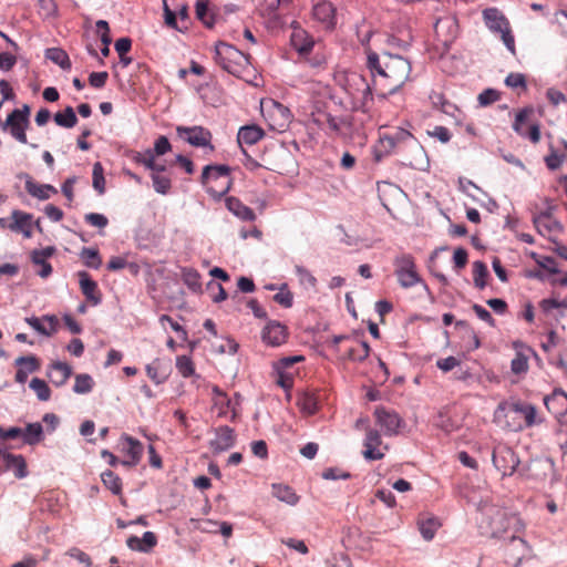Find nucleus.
<instances>
[{
  "mask_svg": "<svg viewBox=\"0 0 567 567\" xmlns=\"http://www.w3.org/2000/svg\"><path fill=\"white\" fill-rule=\"evenodd\" d=\"M365 54L374 85L389 94L395 93L411 79L412 65L406 58L390 52L379 54L369 47Z\"/></svg>",
  "mask_w": 567,
  "mask_h": 567,
  "instance_id": "obj_1",
  "label": "nucleus"
},
{
  "mask_svg": "<svg viewBox=\"0 0 567 567\" xmlns=\"http://www.w3.org/2000/svg\"><path fill=\"white\" fill-rule=\"evenodd\" d=\"M380 143L388 153H401L409 150L411 155H404L403 161L405 165L414 169H422L427 164L423 146L406 130L395 128L391 133H385L381 136Z\"/></svg>",
  "mask_w": 567,
  "mask_h": 567,
  "instance_id": "obj_2",
  "label": "nucleus"
},
{
  "mask_svg": "<svg viewBox=\"0 0 567 567\" xmlns=\"http://www.w3.org/2000/svg\"><path fill=\"white\" fill-rule=\"evenodd\" d=\"M230 168L227 165H207L202 173V184L214 198H221L231 186Z\"/></svg>",
  "mask_w": 567,
  "mask_h": 567,
  "instance_id": "obj_3",
  "label": "nucleus"
},
{
  "mask_svg": "<svg viewBox=\"0 0 567 567\" xmlns=\"http://www.w3.org/2000/svg\"><path fill=\"white\" fill-rule=\"evenodd\" d=\"M343 87L352 97L355 109H364L373 100L370 83L358 72H350L344 75Z\"/></svg>",
  "mask_w": 567,
  "mask_h": 567,
  "instance_id": "obj_4",
  "label": "nucleus"
},
{
  "mask_svg": "<svg viewBox=\"0 0 567 567\" xmlns=\"http://www.w3.org/2000/svg\"><path fill=\"white\" fill-rule=\"evenodd\" d=\"M483 19L486 27L492 32L499 33L505 47L515 54V39L509 22L502 11L497 8H487L483 10Z\"/></svg>",
  "mask_w": 567,
  "mask_h": 567,
  "instance_id": "obj_5",
  "label": "nucleus"
},
{
  "mask_svg": "<svg viewBox=\"0 0 567 567\" xmlns=\"http://www.w3.org/2000/svg\"><path fill=\"white\" fill-rule=\"evenodd\" d=\"M215 61L230 74H237L248 63V56L235 47L219 42L215 48Z\"/></svg>",
  "mask_w": 567,
  "mask_h": 567,
  "instance_id": "obj_6",
  "label": "nucleus"
},
{
  "mask_svg": "<svg viewBox=\"0 0 567 567\" xmlns=\"http://www.w3.org/2000/svg\"><path fill=\"white\" fill-rule=\"evenodd\" d=\"M310 121L320 130L328 134L341 133L344 121L341 117L333 116L322 102H315L310 112Z\"/></svg>",
  "mask_w": 567,
  "mask_h": 567,
  "instance_id": "obj_7",
  "label": "nucleus"
},
{
  "mask_svg": "<svg viewBox=\"0 0 567 567\" xmlns=\"http://www.w3.org/2000/svg\"><path fill=\"white\" fill-rule=\"evenodd\" d=\"M30 107L23 105L22 109L13 110L3 123L2 130L9 128L11 135L22 144L28 143L25 131L30 125Z\"/></svg>",
  "mask_w": 567,
  "mask_h": 567,
  "instance_id": "obj_8",
  "label": "nucleus"
},
{
  "mask_svg": "<svg viewBox=\"0 0 567 567\" xmlns=\"http://www.w3.org/2000/svg\"><path fill=\"white\" fill-rule=\"evenodd\" d=\"M492 461L503 477L512 476L519 465V458L516 453L504 444H499L493 450Z\"/></svg>",
  "mask_w": 567,
  "mask_h": 567,
  "instance_id": "obj_9",
  "label": "nucleus"
},
{
  "mask_svg": "<svg viewBox=\"0 0 567 567\" xmlns=\"http://www.w3.org/2000/svg\"><path fill=\"white\" fill-rule=\"evenodd\" d=\"M395 275L403 288H411L421 280L416 271L414 259L411 256L403 255L398 258L395 260Z\"/></svg>",
  "mask_w": 567,
  "mask_h": 567,
  "instance_id": "obj_10",
  "label": "nucleus"
},
{
  "mask_svg": "<svg viewBox=\"0 0 567 567\" xmlns=\"http://www.w3.org/2000/svg\"><path fill=\"white\" fill-rule=\"evenodd\" d=\"M363 457L368 461H377L384 457L388 445L383 444L380 433L370 426L365 429V439L363 442Z\"/></svg>",
  "mask_w": 567,
  "mask_h": 567,
  "instance_id": "obj_11",
  "label": "nucleus"
},
{
  "mask_svg": "<svg viewBox=\"0 0 567 567\" xmlns=\"http://www.w3.org/2000/svg\"><path fill=\"white\" fill-rule=\"evenodd\" d=\"M375 423L383 430L385 435H395L403 424L402 417L392 410L377 406L373 413Z\"/></svg>",
  "mask_w": 567,
  "mask_h": 567,
  "instance_id": "obj_12",
  "label": "nucleus"
},
{
  "mask_svg": "<svg viewBox=\"0 0 567 567\" xmlns=\"http://www.w3.org/2000/svg\"><path fill=\"white\" fill-rule=\"evenodd\" d=\"M533 114V109L520 110L515 117L513 130L523 137H527L532 143L537 144L540 141V128L538 124H532L525 128V122Z\"/></svg>",
  "mask_w": 567,
  "mask_h": 567,
  "instance_id": "obj_13",
  "label": "nucleus"
},
{
  "mask_svg": "<svg viewBox=\"0 0 567 567\" xmlns=\"http://www.w3.org/2000/svg\"><path fill=\"white\" fill-rule=\"evenodd\" d=\"M178 135L184 137L190 145L197 147H205L210 145L212 133L204 128L203 126H193V127H177Z\"/></svg>",
  "mask_w": 567,
  "mask_h": 567,
  "instance_id": "obj_14",
  "label": "nucleus"
},
{
  "mask_svg": "<svg viewBox=\"0 0 567 567\" xmlns=\"http://www.w3.org/2000/svg\"><path fill=\"white\" fill-rule=\"evenodd\" d=\"M121 442L122 451L125 453L127 457L121 461V464L124 466L137 465L143 456V444L138 440L127 434L122 435Z\"/></svg>",
  "mask_w": 567,
  "mask_h": 567,
  "instance_id": "obj_15",
  "label": "nucleus"
},
{
  "mask_svg": "<svg viewBox=\"0 0 567 567\" xmlns=\"http://www.w3.org/2000/svg\"><path fill=\"white\" fill-rule=\"evenodd\" d=\"M262 341L271 347H279L287 341L288 332L286 326L270 321L262 330Z\"/></svg>",
  "mask_w": 567,
  "mask_h": 567,
  "instance_id": "obj_16",
  "label": "nucleus"
},
{
  "mask_svg": "<svg viewBox=\"0 0 567 567\" xmlns=\"http://www.w3.org/2000/svg\"><path fill=\"white\" fill-rule=\"evenodd\" d=\"M13 471L18 478L27 476V464L22 455H14L0 450V473Z\"/></svg>",
  "mask_w": 567,
  "mask_h": 567,
  "instance_id": "obj_17",
  "label": "nucleus"
},
{
  "mask_svg": "<svg viewBox=\"0 0 567 567\" xmlns=\"http://www.w3.org/2000/svg\"><path fill=\"white\" fill-rule=\"evenodd\" d=\"M236 436L234 430L227 425L219 426L215 431V439L209 442L214 453H220L234 446Z\"/></svg>",
  "mask_w": 567,
  "mask_h": 567,
  "instance_id": "obj_18",
  "label": "nucleus"
},
{
  "mask_svg": "<svg viewBox=\"0 0 567 567\" xmlns=\"http://www.w3.org/2000/svg\"><path fill=\"white\" fill-rule=\"evenodd\" d=\"M25 322L42 336L51 337L58 331L59 319L54 315H45L41 318H25Z\"/></svg>",
  "mask_w": 567,
  "mask_h": 567,
  "instance_id": "obj_19",
  "label": "nucleus"
},
{
  "mask_svg": "<svg viewBox=\"0 0 567 567\" xmlns=\"http://www.w3.org/2000/svg\"><path fill=\"white\" fill-rule=\"evenodd\" d=\"M547 410L557 419L567 414V393L561 389H555L551 394L544 398Z\"/></svg>",
  "mask_w": 567,
  "mask_h": 567,
  "instance_id": "obj_20",
  "label": "nucleus"
},
{
  "mask_svg": "<svg viewBox=\"0 0 567 567\" xmlns=\"http://www.w3.org/2000/svg\"><path fill=\"white\" fill-rule=\"evenodd\" d=\"M268 115L270 120V127L278 131H284L289 125L291 120V113L289 109L275 101H271Z\"/></svg>",
  "mask_w": 567,
  "mask_h": 567,
  "instance_id": "obj_21",
  "label": "nucleus"
},
{
  "mask_svg": "<svg viewBox=\"0 0 567 567\" xmlns=\"http://www.w3.org/2000/svg\"><path fill=\"white\" fill-rule=\"evenodd\" d=\"M32 218L29 213L14 209L11 214L9 229L14 233H21L25 238L32 237Z\"/></svg>",
  "mask_w": 567,
  "mask_h": 567,
  "instance_id": "obj_22",
  "label": "nucleus"
},
{
  "mask_svg": "<svg viewBox=\"0 0 567 567\" xmlns=\"http://www.w3.org/2000/svg\"><path fill=\"white\" fill-rule=\"evenodd\" d=\"M313 18L323 24L324 29H332L336 25V8L329 1H320L313 6Z\"/></svg>",
  "mask_w": 567,
  "mask_h": 567,
  "instance_id": "obj_23",
  "label": "nucleus"
},
{
  "mask_svg": "<svg viewBox=\"0 0 567 567\" xmlns=\"http://www.w3.org/2000/svg\"><path fill=\"white\" fill-rule=\"evenodd\" d=\"M18 370L14 380L18 383H24L28 380L29 373L35 372L40 368V362L34 355L19 357L16 359Z\"/></svg>",
  "mask_w": 567,
  "mask_h": 567,
  "instance_id": "obj_24",
  "label": "nucleus"
},
{
  "mask_svg": "<svg viewBox=\"0 0 567 567\" xmlns=\"http://www.w3.org/2000/svg\"><path fill=\"white\" fill-rule=\"evenodd\" d=\"M321 395L317 390H307L298 399V406L307 415H313L319 411Z\"/></svg>",
  "mask_w": 567,
  "mask_h": 567,
  "instance_id": "obj_25",
  "label": "nucleus"
},
{
  "mask_svg": "<svg viewBox=\"0 0 567 567\" xmlns=\"http://www.w3.org/2000/svg\"><path fill=\"white\" fill-rule=\"evenodd\" d=\"M79 279L81 291L85 298L94 306L99 305L101 302V292L99 290L97 284L91 279L86 271H80Z\"/></svg>",
  "mask_w": 567,
  "mask_h": 567,
  "instance_id": "obj_26",
  "label": "nucleus"
},
{
  "mask_svg": "<svg viewBox=\"0 0 567 567\" xmlns=\"http://www.w3.org/2000/svg\"><path fill=\"white\" fill-rule=\"evenodd\" d=\"M25 190L29 195L40 200L49 199L52 195L58 193L54 186L50 184H39L30 176H27Z\"/></svg>",
  "mask_w": 567,
  "mask_h": 567,
  "instance_id": "obj_27",
  "label": "nucleus"
},
{
  "mask_svg": "<svg viewBox=\"0 0 567 567\" xmlns=\"http://www.w3.org/2000/svg\"><path fill=\"white\" fill-rule=\"evenodd\" d=\"M54 247H45L43 249H37L32 251L31 259L33 264L40 266L38 275L42 278H47L52 274V266L47 261L54 254Z\"/></svg>",
  "mask_w": 567,
  "mask_h": 567,
  "instance_id": "obj_28",
  "label": "nucleus"
},
{
  "mask_svg": "<svg viewBox=\"0 0 567 567\" xmlns=\"http://www.w3.org/2000/svg\"><path fill=\"white\" fill-rule=\"evenodd\" d=\"M157 544V537L153 532H145L142 538L137 536H131L126 540V545L132 550H138L147 553L154 548Z\"/></svg>",
  "mask_w": 567,
  "mask_h": 567,
  "instance_id": "obj_29",
  "label": "nucleus"
},
{
  "mask_svg": "<svg viewBox=\"0 0 567 567\" xmlns=\"http://www.w3.org/2000/svg\"><path fill=\"white\" fill-rule=\"evenodd\" d=\"M265 135L261 127L256 124L241 126L237 134L238 144L254 145Z\"/></svg>",
  "mask_w": 567,
  "mask_h": 567,
  "instance_id": "obj_30",
  "label": "nucleus"
},
{
  "mask_svg": "<svg viewBox=\"0 0 567 567\" xmlns=\"http://www.w3.org/2000/svg\"><path fill=\"white\" fill-rule=\"evenodd\" d=\"M72 374V368L65 362H54L51 364L48 377L56 385H63Z\"/></svg>",
  "mask_w": 567,
  "mask_h": 567,
  "instance_id": "obj_31",
  "label": "nucleus"
},
{
  "mask_svg": "<svg viewBox=\"0 0 567 567\" xmlns=\"http://www.w3.org/2000/svg\"><path fill=\"white\" fill-rule=\"evenodd\" d=\"M226 206L235 216L243 220L252 221L256 219L255 212L236 197H228Z\"/></svg>",
  "mask_w": 567,
  "mask_h": 567,
  "instance_id": "obj_32",
  "label": "nucleus"
},
{
  "mask_svg": "<svg viewBox=\"0 0 567 567\" xmlns=\"http://www.w3.org/2000/svg\"><path fill=\"white\" fill-rule=\"evenodd\" d=\"M291 43L293 48L301 54L309 53L315 45L313 39L309 37L308 33L302 29L293 31L291 34Z\"/></svg>",
  "mask_w": 567,
  "mask_h": 567,
  "instance_id": "obj_33",
  "label": "nucleus"
},
{
  "mask_svg": "<svg viewBox=\"0 0 567 567\" xmlns=\"http://www.w3.org/2000/svg\"><path fill=\"white\" fill-rule=\"evenodd\" d=\"M146 374L155 384H162L168 378V367L155 359L146 365Z\"/></svg>",
  "mask_w": 567,
  "mask_h": 567,
  "instance_id": "obj_34",
  "label": "nucleus"
},
{
  "mask_svg": "<svg viewBox=\"0 0 567 567\" xmlns=\"http://www.w3.org/2000/svg\"><path fill=\"white\" fill-rule=\"evenodd\" d=\"M514 413L520 414L525 421V427H530L536 424V409L532 404L515 402L511 405Z\"/></svg>",
  "mask_w": 567,
  "mask_h": 567,
  "instance_id": "obj_35",
  "label": "nucleus"
},
{
  "mask_svg": "<svg viewBox=\"0 0 567 567\" xmlns=\"http://www.w3.org/2000/svg\"><path fill=\"white\" fill-rule=\"evenodd\" d=\"M272 495L277 497L279 501L285 502L289 505H296L299 502V496L288 485L274 484Z\"/></svg>",
  "mask_w": 567,
  "mask_h": 567,
  "instance_id": "obj_36",
  "label": "nucleus"
},
{
  "mask_svg": "<svg viewBox=\"0 0 567 567\" xmlns=\"http://www.w3.org/2000/svg\"><path fill=\"white\" fill-rule=\"evenodd\" d=\"M370 353V347L365 341H355L350 346L344 355L352 361H363Z\"/></svg>",
  "mask_w": 567,
  "mask_h": 567,
  "instance_id": "obj_37",
  "label": "nucleus"
},
{
  "mask_svg": "<svg viewBox=\"0 0 567 567\" xmlns=\"http://www.w3.org/2000/svg\"><path fill=\"white\" fill-rule=\"evenodd\" d=\"M45 58L58 64L63 70L71 69L70 58L63 49L50 48L45 51Z\"/></svg>",
  "mask_w": 567,
  "mask_h": 567,
  "instance_id": "obj_38",
  "label": "nucleus"
},
{
  "mask_svg": "<svg viewBox=\"0 0 567 567\" xmlns=\"http://www.w3.org/2000/svg\"><path fill=\"white\" fill-rule=\"evenodd\" d=\"M182 279L184 284L193 291H202V277L199 272L193 268H183Z\"/></svg>",
  "mask_w": 567,
  "mask_h": 567,
  "instance_id": "obj_39",
  "label": "nucleus"
},
{
  "mask_svg": "<svg viewBox=\"0 0 567 567\" xmlns=\"http://www.w3.org/2000/svg\"><path fill=\"white\" fill-rule=\"evenodd\" d=\"M525 350L526 351L517 350L511 362V370L515 374H522L528 370V352L532 350L529 348H526Z\"/></svg>",
  "mask_w": 567,
  "mask_h": 567,
  "instance_id": "obj_40",
  "label": "nucleus"
},
{
  "mask_svg": "<svg viewBox=\"0 0 567 567\" xmlns=\"http://www.w3.org/2000/svg\"><path fill=\"white\" fill-rule=\"evenodd\" d=\"M56 125L65 128H72L78 123V117L72 106H68L63 112H58L54 115Z\"/></svg>",
  "mask_w": 567,
  "mask_h": 567,
  "instance_id": "obj_41",
  "label": "nucleus"
},
{
  "mask_svg": "<svg viewBox=\"0 0 567 567\" xmlns=\"http://www.w3.org/2000/svg\"><path fill=\"white\" fill-rule=\"evenodd\" d=\"M103 485L114 495L122 494V480L114 472L107 470L101 474Z\"/></svg>",
  "mask_w": 567,
  "mask_h": 567,
  "instance_id": "obj_42",
  "label": "nucleus"
},
{
  "mask_svg": "<svg viewBox=\"0 0 567 567\" xmlns=\"http://www.w3.org/2000/svg\"><path fill=\"white\" fill-rule=\"evenodd\" d=\"M43 429L40 423H30L23 431V441L29 445L39 443L42 440Z\"/></svg>",
  "mask_w": 567,
  "mask_h": 567,
  "instance_id": "obj_43",
  "label": "nucleus"
},
{
  "mask_svg": "<svg viewBox=\"0 0 567 567\" xmlns=\"http://www.w3.org/2000/svg\"><path fill=\"white\" fill-rule=\"evenodd\" d=\"M80 257L86 267L97 269L102 265L97 249L84 247L80 252Z\"/></svg>",
  "mask_w": 567,
  "mask_h": 567,
  "instance_id": "obj_44",
  "label": "nucleus"
},
{
  "mask_svg": "<svg viewBox=\"0 0 567 567\" xmlns=\"http://www.w3.org/2000/svg\"><path fill=\"white\" fill-rule=\"evenodd\" d=\"M196 18L203 22L207 28H213L214 25V16L209 13L208 10V1L200 0L196 3Z\"/></svg>",
  "mask_w": 567,
  "mask_h": 567,
  "instance_id": "obj_45",
  "label": "nucleus"
},
{
  "mask_svg": "<svg viewBox=\"0 0 567 567\" xmlns=\"http://www.w3.org/2000/svg\"><path fill=\"white\" fill-rule=\"evenodd\" d=\"M488 276V270L486 265L483 261H475L473 264V279L474 285L478 289H483L486 286V277Z\"/></svg>",
  "mask_w": 567,
  "mask_h": 567,
  "instance_id": "obj_46",
  "label": "nucleus"
},
{
  "mask_svg": "<svg viewBox=\"0 0 567 567\" xmlns=\"http://www.w3.org/2000/svg\"><path fill=\"white\" fill-rule=\"evenodd\" d=\"M94 381L90 374L83 373L75 377L73 391L79 394H85L92 391Z\"/></svg>",
  "mask_w": 567,
  "mask_h": 567,
  "instance_id": "obj_47",
  "label": "nucleus"
},
{
  "mask_svg": "<svg viewBox=\"0 0 567 567\" xmlns=\"http://www.w3.org/2000/svg\"><path fill=\"white\" fill-rule=\"evenodd\" d=\"M30 388L35 392L40 401H48L51 396V390L49 385L39 378H33L30 381Z\"/></svg>",
  "mask_w": 567,
  "mask_h": 567,
  "instance_id": "obj_48",
  "label": "nucleus"
},
{
  "mask_svg": "<svg viewBox=\"0 0 567 567\" xmlns=\"http://www.w3.org/2000/svg\"><path fill=\"white\" fill-rule=\"evenodd\" d=\"M92 177H93V187H94V189L100 195L104 194L105 193V178H104L103 166H102V164L100 162H96L93 165Z\"/></svg>",
  "mask_w": 567,
  "mask_h": 567,
  "instance_id": "obj_49",
  "label": "nucleus"
},
{
  "mask_svg": "<svg viewBox=\"0 0 567 567\" xmlns=\"http://www.w3.org/2000/svg\"><path fill=\"white\" fill-rule=\"evenodd\" d=\"M176 368L184 378H189L195 373L194 362L187 355H178L176 358Z\"/></svg>",
  "mask_w": 567,
  "mask_h": 567,
  "instance_id": "obj_50",
  "label": "nucleus"
},
{
  "mask_svg": "<svg viewBox=\"0 0 567 567\" xmlns=\"http://www.w3.org/2000/svg\"><path fill=\"white\" fill-rule=\"evenodd\" d=\"M132 161L136 164H141V165L145 166L147 169L155 168L154 167V161H155L154 152L150 148L143 153L134 152V154L132 156Z\"/></svg>",
  "mask_w": 567,
  "mask_h": 567,
  "instance_id": "obj_51",
  "label": "nucleus"
},
{
  "mask_svg": "<svg viewBox=\"0 0 567 567\" xmlns=\"http://www.w3.org/2000/svg\"><path fill=\"white\" fill-rule=\"evenodd\" d=\"M305 357L303 355H291V357H284L276 361L274 363V370L275 371H289V369L299 362H303Z\"/></svg>",
  "mask_w": 567,
  "mask_h": 567,
  "instance_id": "obj_52",
  "label": "nucleus"
},
{
  "mask_svg": "<svg viewBox=\"0 0 567 567\" xmlns=\"http://www.w3.org/2000/svg\"><path fill=\"white\" fill-rule=\"evenodd\" d=\"M154 189L159 194H167L171 189L172 183L171 178L161 174H152Z\"/></svg>",
  "mask_w": 567,
  "mask_h": 567,
  "instance_id": "obj_53",
  "label": "nucleus"
},
{
  "mask_svg": "<svg viewBox=\"0 0 567 567\" xmlns=\"http://www.w3.org/2000/svg\"><path fill=\"white\" fill-rule=\"evenodd\" d=\"M439 525L440 524L434 518H430L427 520L421 522L420 523V532H421L423 538L426 540H431L434 537L435 532L439 528Z\"/></svg>",
  "mask_w": 567,
  "mask_h": 567,
  "instance_id": "obj_54",
  "label": "nucleus"
},
{
  "mask_svg": "<svg viewBox=\"0 0 567 567\" xmlns=\"http://www.w3.org/2000/svg\"><path fill=\"white\" fill-rule=\"evenodd\" d=\"M501 99V93L494 89H486L478 94L477 101L481 106H488Z\"/></svg>",
  "mask_w": 567,
  "mask_h": 567,
  "instance_id": "obj_55",
  "label": "nucleus"
},
{
  "mask_svg": "<svg viewBox=\"0 0 567 567\" xmlns=\"http://www.w3.org/2000/svg\"><path fill=\"white\" fill-rule=\"evenodd\" d=\"M295 271L302 285H306L310 288H316L317 279L308 269L298 265L295 267Z\"/></svg>",
  "mask_w": 567,
  "mask_h": 567,
  "instance_id": "obj_56",
  "label": "nucleus"
},
{
  "mask_svg": "<svg viewBox=\"0 0 567 567\" xmlns=\"http://www.w3.org/2000/svg\"><path fill=\"white\" fill-rule=\"evenodd\" d=\"M264 16H272L280 7V0H254Z\"/></svg>",
  "mask_w": 567,
  "mask_h": 567,
  "instance_id": "obj_57",
  "label": "nucleus"
},
{
  "mask_svg": "<svg viewBox=\"0 0 567 567\" xmlns=\"http://www.w3.org/2000/svg\"><path fill=\"white\" fill-rule=\"evenodd\" d=\"M276 383L286 391L293 386V373L290 371H275Z\"/></svg>",
  "mask_w": 567,
  "mask_h": 567,
  "instance_id": "obj_58",
  "label": "nucleus"
},
{
  "mask_svg": "<svg viewBox=\"0 0 567 567\" xmlns=\"http://www.w3.org/2000/svg\"><path fill=\"white\" fill-rule=\"evenodd\" d=\"M213 393L214 405L219 408L220 413H225V409L230 404V400L228 399L227 394L224 393L218 386H214Z\"/></svg>",
  "mask_w": 567,
  "mask_h": 567,
  "instance_id": "obj_59",
  "label": "nucleus"
},
{
  "mask_svg": "<svg viewBox=\"0 0 567 567\" xmlns=\"http://www.w3.org/2000/svg\"><path fill=\"white\" fill-rule=\"evenodd\" d=\"M96 25V32L99 33L101 38V42L103 45H110L112 42L111 33H110V27L107 21L105 20H99L95 23Z\"/></svg>",
  "mask_w": 567,
  "mask_h": 567,
  "instance_id": "obj_60",
  "label": "nucleus"
},
{
  "mask_svg": "<svg viewBox=\"0 0 567 567\" xmlns=\"http://www.w3.org/2000/svg\"><path fill=\"white\" fill-rule=\"evenodd\" d=\"M207 288L213 293L212 295V299H213L214 302H221V301L226 300L227 293H226L225 289L223 288V286L220 284L215 282V281H210L207 285Z\"/></svg>",
  "mask_w": 567,
  "mask_h": 567,
  "instance_id": "obj_61",
  "label": "nucleus"
},
{
  "mask_svg": "<svg viewBox=\"0 0 567 567\" xmlns=\"http://www.w3.org/2000/svg\"><path fill=\"white\" fill-rule=\"evenodd\" d=\"M430 100L434 107L440 109L444 113H449V109L452 107V105L447 101H445V97L442 93L432 92L430 94Z\"/></svg>",
  "mask_w": 567,
  "mask_h": 567,
  "instance_id": "obj_62",
  "label": "nucleus"
},
{
  "mask_svg": "<svg viewBox=\"0 0 567 567\" xmlns=\"http://www.w3.org/2000/svg\"><path fill=\"white\" fill-rule=\"evenodd\" d=\"M172 148V145L166 136H159L155 143L154 148L152 150L154 152V156H162L169 152Z\"/></svg>",
  "mask_w": 567,
  "mask_h": 567,
  "instance_id": "obj_63",
  "label": "nucleus"
},
{
  "mask_svg": "<svg viewBox=\"0 0 567 567\" xmlns=\"http://www.w3.org/2000/svg\"><path fill=\"white\" fill-rule=\"evenodd\" d=\"M505 84L509 87H526V79L522 73H509L505 79Z\"/></svg>",
  "mask_w": 567,
  "mask_h": 567,
  "instance_id": "obj_64",
  "label": "nucleus"
}]
</instances>
